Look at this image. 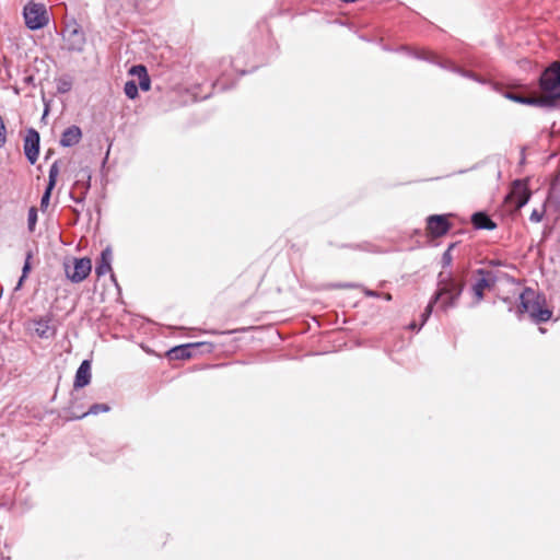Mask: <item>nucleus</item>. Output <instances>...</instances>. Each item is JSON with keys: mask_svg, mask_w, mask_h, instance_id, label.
<instances>
[{"mask_svg": "<svg viewBox=\"0 0 560 560\" xmlns=\"http://www.w3.org/2000/svg\"><path fill=\"white\" fill-rule=\"evenodd\" d=\"M465 282L462 278L454 277L452 272L441 271L438 277V289L433 294V302L440 301V308L447 311L457 305Z\"/></svg>", "mask_w": 560, "mask_h": 560, "instance_id": "obj_1", "label": "nucleus"}, {"mask_svg": "<svg viewBox=\"0 0 560 560\" xmlns=\"http://www.w3.org/2000/svg\"><path fill=\"white\" fill-rule=\"evenodd\" d=\"M520 300V312L527 313L536 324L546 323L551 318L552 312L545 306V298L535 290L525 288Z\"/></svg>", "mask_w": 560, "mask_h": 560, "instance_id": "obj_2", "label": "nucleus"}, {"mask_svg": "<svg viewBox=\"0 0 560 560\" xmlns=\"http://www.w3.org/2000/svg\"><path fill=\"white\" fill-rule=\"evenodd\" d=\"M539 86L542 92L541 106H553L560 101V62L555 61L546 68L539 79Z\"/></svg>", "mask_w": 560, "mask_h": 560, "instance_id": "obj_3", "label": "nucleus"}, {"mask_svg": "<svg viewBox=\"0 0 560 560\" xmlns=\"http://www.w3.org/2000/svg\"><path fill=\"white\" fill-rule=\"evenodd\" d=\"M417 58L425 60V61H429V62L434 63V65H438L439 67H441L443 69L450 70V71H452L454 73H457V74H459V75H462L464 78L474 80V81H476V82H478L480 84H489L492 90H494L497 92H501L500 85L498 83L492 82L490 80H487V79L476 74L472 71L465 70V69L456 66L451 60H442L438 55H435L432 51L423 50V51H421L420 54L417 55Z\"/></svg>", "mask_w": 560, "mask_h": 560, "instance_id": "obj_4", "label": "nucleus"}, {"mask_svg": "<svg viewBox=\"0 0 560 560\" xmlns=\"http://www.w3.org/2000/svg\"><path fill=\"white\" fill-rule=\"evenodd\" d=\"M25 24L30 30L43 28L48 23V16L45 5L39 3H28L24 8Z\"/></svg>", "mask_w": 560, "mask_h": 560, "instance_id": "obj_5", "label": "nucleus"}, {"mask_svg": "<svg viewBox=\"0 0 560 560\" xmlns=\"http://www.w3.org/2000/svg\"><path fill=\"white\" fill-rule=\"evenodd\" d=\"M92 270L91 259L88 257L75 258L73 261V268L66 267L67 278L73 282L79 283L88 278Z\"/></svg>", "mask_w": 560, "mask_h": 560, "instance_id": "obj_6", "label": "nucleus"}, {"mask_svg": "<svg viewBox=\"0 0 560 560\" xmlns=\"http://www.w3.org/2000/svg\"><path fill=\"white\" fill-rule=\"evenodd\" d=\"M452 224L447 214H432L427 218V231L432 237H441L448 233Z\"/></svg>", "mask_w": 560, "mask_h": 560, "instance_id": "obj_7", "label": "nucleus"}, {"mask_svg": "<svg viewBox=\"0 0 560 560\" xmlns=\"http://www.w3.org/2000/svg\"><path fill=\"white\" fill-rule=\"evenodd\" d=\"M24 153L31 164H35L39 153V133L31 128L24 138Z\"/></svg>", "mask_w": 560, "mask_h": 560, "instance_id": "obj_8", "label": "nucleus"}, {"mask_svg": "<svg viewBox=\"0 0 560 560\" xmlns=\"http://www.w3.org/2000/svg\"><path fill=\"white\" fill-rule=\"evenodd\" d=\"M65 46L70 51H81L85 44V37L78 27H67L63 31Z\"/></svg>", "mask_w": 560, "mask_h": 560, "instance_id": "obj_9", "label": "nucleus"}, {"mask_svg": "<svg viewBox=\"0 0 560 560\" xmlns=\"http://www.w3.org/2000/svg\"><path fill=\"white\" fill-rule=\"evenodd\" d=\"M477 275L479 277L476 279L471 289L477 299V302H480L483 299L485 290L494 285L495 279L491 271L485 269H478Z\"/></svg>", "mask_w": 560, "mask_h": 560, "instance_id": "obj_10", "label": "nucleus"}, {"mask_svg": "<svg viewBox=\"0 0 560 560\" xmlns=\"http://www.w3.org/2000/svg\"><path fill=\"white\" fill-rule=\"evenodd\" d=\"M508 198L511 200V202L515 205L516 208H522L528 202L530 198V192L526 184L517 179L513 182Z\"/></svg>", "mask_w": 560, "mask_h": 560, "instance_id": "obj_11", "label": "nucleus"}, {"mask_svg": "<svg viewBox=\"0 0 560 560\" xmlns=\"http://www.w3.org/2000/svg\"><path fill=\"white\" fill-rule=\"evenodd\" d=\"M91 377V361L83 360L75 372L73 387L75 389L85 387L90 384Z\"/></svg>", "mask_w": 560, "mask_h": 560, "instance_id": "obj_12", "label": "nucleus"}, {"mask_svg": "<svg viewBox=\"0 0 560 560\" xmlns=\"http://www.w3.org/2000/svg\"><path fill=\"white\" fill-rule=\"evenodd\" d=\"M202 343H186L173 347L167 351L166 355L170 360H186L191 358L194 348L200 347Z\"/></svg>", "mask_w": 560, "mask_h": 560, "instance_id": "obj_13", "label": "nucleus"}, {"mask_svg": "<svg viewBox=\"0 0 560 560\" xmlns=\"http://www.w3.org/2000/svg\"><path fill=\"white\" fill-rule=\"evenodd\" d=\"M82 138V131L80 127L72 125L68 127L61 135L60 145L63 148H70L80 142Z\"/></svg>", "mask_w": 560, "mask_h": 560, "instance_id": "obj_14", "label": "nucleus"}, {"mask_svg": "<svg viewBox=\"0 0 560 560\" xmlns=\"http://www.w3.org/2000/svg\"><path fill=\"white\" fill-rule=\"evenodd\" d=\"M34 331L39 338L49 339L55 335V327L49 317H40L34 320Z\"/></svg>", "mask_w": 560, "mask_h": 560, "instance_id": "obj_15", "label": "nucleus"}, {"mask_svg": "<svg viewBox=\"0 0 560 560\" xmlns=\"http://www.w3.org/2000/svg\"><path fill=\"white\" fill-rule=\"evenodd\" d=\"M471 223L477 230L492 231L497 228V223L486 212L479 211L471 215Z\"/></svg>", "mask_w": 560, "mask_h": 560, "instance_id": "obj_16", "label": "nucleus"}, {"mask_svg": "<svg viewBox=\"0 0 560 560\" xmlns=\"http://www.w3.org/2000/svg\"><path fill=\"white\" fill-rule=\"evenodd\" d=\"M112 259H113V253L110 247H106L101 253V258L96 264L95 267V273L97 277H102L106 275L107 272L112 271Z\"/></svg>", "mask_w": 560, "mask_h": 560, "instance_id": "obj_17", "label": "nucleus"}, {"mask_svg": "<svg viewBox=\"0 0 560 560\" xmlns=\"http://www.w3.org/2000/svg\"><path fill=\"white\" fill-rule=\"evenodd\" d=\"M129 74L138 77L139 84L142 91H149L151 88V79L148 74L147 68L143 65H136L129 69Z\"/></svg>", "mask_w": 560, "mask_h": 560, "instance_id": "obj_18", "label": "nucleus"}, {"mask_svg": "<svg viewBox=\"0 0 560 560\" xmlns=\"http://www.w3.org/2000/svg\"><path fill=\"white\" fill-rule=\"evenodd\" d=\"M90 189V182L77 180L70 191V197L75 203H81Z\"/></svg>", "mask_w": 560, "mask_h": 560, "instance_id": "obj_19", "label": "nucleus"}, {"mask_svg": "<svg viewBox=\"0 0 560 560\" xmlns=\"http://www.w3.org/2000/svg\"><path fill=\"white\" fill-rule=\"evenodd\" d=\"M503 96L510 101L515 103L524 104V105H539L541 106L540 98L538 97H527L513 92H502Z\"/></svg>", "mask_w": 560, "mask_h": 560, "instance_id": "obj_20", "label": "nucleus"}, {"mask_svg": "<svg viewBox=\"0 0 560 560\" xmlns=\"http://www.w3.org/2000/svg\"><path fill=\"white\" fill-rule=\"evenodd\" d=\"M109 406L107 404H93L88 411L84 412H72V419H82L88 415H98L101 412L109 411Z\"/></svg>", "mask_w": 560, "mask_h": 560, "instance_id": "obj_21", "label": "nucleus"}, {"mask_svg": "<svg viewBox=\"0 0 560 560\" xmlns=\"http://www.w3.org/2000/svg\"><path fill=\"white\" fill-rule=\"evenodd\" d=\"M124 92L128 98L135 100L139 94L138 84L133 80L127 81L124 86Z\"/></svg>", "mask_w": 560, "mask_h": 560, "instance_id": "obj_22", "label": "nucleus"}, {"mask_svg": "<svg viewBox=\"0 0 560 560\" xmlns=\"http://www.w3.org/2000/svg\"><path fill=\"white\" fill-rule=\"evenodd\" d=\"M58 173H59V167H58V162L55 161L50 168H49V174H48V184L47 186H50V187H55L56 185V180H57V176H58Z\"/></svg>", "mask_w": 560, "mask_h": 560, "instance_id": "obj_23", "label": "nucleus"}, {"mask_svg": "<svg viewBox=\"0 0 560 560\" xmlns=\"http://www.w3.org/2000/svg\"><path fill=\"white\" fill-rule=\"evenodd\" d=\"M37 222V209L31 207L27 214V228L30 232H34Z\"/></svg>", "mask_w": 560, "mask_h": 560, "instance_id": "obj_24", "label": "nucleus"}, {"mask_svg": "<svg viewBox=\"0 0 560 560\" xmlns=\"http://www.w3.org/2000/svg\"><path fill=\"white\" fill-rule=\"evenodd\" d=\"M31 258H32V253L28 252L27 255H26V259H25L23 269H22V276H21V278H20L19 282H18L16 289H19L22 285L24 279L27 277V273L31 270Z\"/></svg>", "mask_w": 560, "mask_h": 560, "instance_id": "obj_25", "label": "nucleus"}, {"mask_svg": "<svg viewBox=\"0 0 560 560\" xmlns=\"http://www.w3.org/2000/svg\"><path fill=\"white\" fill-rule=\"evenodd\" d=\"M455 244H451L448 246V248L443 253L442 255V267L445 268V267H448L451 266L452 261H453V256H452V249L454 248Z\"/></svg>", "mask_w": 560, "mask_h": 560, "instance_id": "obj_26", "label": "nucleus"}, {"mask_svg": "<svg viewBox=\"0 0 560 560\" xmlns=\"http://www.w3.org/2000/svg\"><path fill=\"white\" fill-rule=\"evenodd\" d=\"M52 189H54V187H50V186L46 187V189L42 196V199H40V208L42 209H45L48 207Z\"/></svg>", "mask_w": 560, "mask_h": 560, "instance_id": "obj_27", "label": "nucleus"}, {"mask_svg": "<svg viewBox=\"0 0 560 560\" xmlns=\"http://www.w3.org/2000/svg\"><path fill=\"white\" fill-rule=\"evenodd\" d=\"M436 302H433V296L431 298L429 304L427 305L423 314L421 315L422 316V325L428 320L429 316L431 315L432 313V308H433V305L435 304Z\"/></svg>", "mask_w": 560, "mask_h": 560, "instance_id": "obj_28", "label": "nucleus"}, {"mask_svg": "<svg viewBox=\"0 0 560 560\" xmlns=\"http://www.w3.org/2000/svg\"><path fill=\"white\" fill-rule=\"evenodd\" d=\"M544 211L534 209L530 213L529 220L532 222H540L542 220Z\"/></svg>", "mask_w": 560, "mask_h": 560, "instance_id": "obj_29", "label": "nucleus"}, {"mask_svg": "<svg viewBox=\"0 0 560 560\" xmlns=\"http://www.w3.org/2000/svg\"><path fill=\"white\" fill-rule=\"evenodd\" d=\"M70 89H71V83L69 81H60L58 84V92H60V93H66V92L70 91Z\"/></svg>", "mask_w": 560, "mask_h": 560, "instance_id": "obj_30", "label": "nucleus"}, {"mask_svg": "<svg viewBox=\"0 0 560 560\" xmlns=\"http://www.w3.org/2000/svg\"><path fill=\"white\" fill-rule=\"evenodd\" d=\"M213 88L214 89H219L221 91H224V90H228L229 86L225 85L224 81L222 78L218 79L214 83H213Z\"/></svg>", "mask_w": 560, "mask_h": 560, "instance_id": "obj_31", "label": "nucleus"}, {"mask_svg": "<svg viewBox=\"0 0 560 560\" xmlns=\"http://www.w3.org/2000/svg\"><path fill=\"white\" fill-rule=\"evenodd\" d=\"M364 294L366 296H370V298H378V296H381V294L377 291H373V290H369V289L364 290Z\"/></svg>", "mask_w": 560, "mask_h": 560, "instance_id": "obj_32", "label": "nucleus"}, {"mask_svg": "<svg viewBox=\"0 0 560 560\" xmlns=\"http://www.w3.org/2000/svg\"><path fill=\"white\" fill-rule=\"evenodd\" d=\"M384 299H385L386 301H390V300H392V295H390L389 293H385V294H384Z\"/></svg>", "mask_w": 560, "mask_h": 560, "instance_id": "obj_33", "label": "nucleus"}, {"mask_svg": "<svg viewBox=\"0 0 560 560\" xmlns=\"http://www.w3.org/2000/svg\"><path fill=\"white\" fill-rule=\"evenodd\" d=\"M110 278H112V280L116 283V278H115V275H114V273H112V275H110Z\"/></svg>", "mask_w": 560, "mask_h": 560, "instance_id": "obj_34", "label": "nucleus"}, {"mask_svg": "<svg viewBox=\"0 0 560 560\" xmlns=\"http://www.w3.org/2000/svg\"><path fill=\"white\" fill-rule=\"evenodd\" d=\"M0 560H2V558H0Z\"/></svg>", "mask_w": 560, "mask_h": 560, "instance_id": "obj_35", "label": "nucleus"}, {"mask_svg": "<svg viewBox=\"0 0 560 560\" xmlns=\"http://www.w3.org/2000/svg\"><path fill=\"white\" fill-rule=\"evenodd\" d=\"M559 96H560V94H559Z\"/></svg>", "mask_w": 560, "mask_h": 560, "instance_id": "obj_36", "label": "nucleus"}]
</instances>
